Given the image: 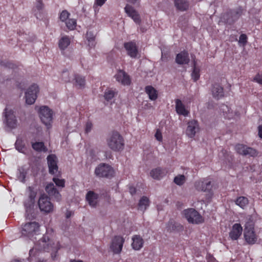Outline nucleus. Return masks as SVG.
<instances>
[{
	"label": "nucleus",
	"instance_id": "45",
	"mask_svg": "<svg viewBox=\"0 0 262 262\" xmlns=\"http://www.w3.org/2000/svg\"><path fill=\"white\" fill-rule=\"evenodd\" d=\"M53 181L55 183L56 185L59 187L63 188L65 186V181L64 179L53 178Z\"/></svg>",
	"mask_w": 262,
	"mask_h": 262
},
{
	"label": "nucleus",
	"instance_id": "6",
	"mask_svg": "<svg viewBox=\"0 0 262 262\" xmlns=\"http://www.w3.org/2000/svg\"><path fill=\"white\" fill-rule=\"evenodd\" d=\"M38 205L42 212L48 213L53 210V205L51 202L50 198L45 194H41L39 196Z\"/></svg>",
	"mask_w": 262,
	"mask_h": 262
},
{
	"label": "nucleus",
	"instance_id": "22",
	"mask_svg": "<svg viewBox=\"0 0 262 262\" xmlns=\"http://www.w3.org/2000/svg\"><path fill=\"white\" fill-rule=\"evenodd\" d=\"M175 61L178 64H188L190 61V59L188 52L184 50L178 53L176 55Z\"/></svg>",
	"mask_w": 262,
	"mask_h": 262
},
{
	"label": "nucleus",
	"instance_id": "1",
	"mask_svg": "<svg viewBox=\"0 0 262 262\" xmlns=\"http://www.w3.org/2000/svg\"><path fill=\"white\" fill-rule=\"evenodd\" d=\"M37 193V189L36 186H30L26 189L27 198L24 201V205L26 209V215L29 217V215L33 212L35 204V200Z\"/></svg>",
	"mask_w": 262,
	"mask_h": 262
},
{
	"label": "nucleus",
	"instance_id": "47",
	"mask_svg": "<svg viewBox=\"0 0 262 262\" xmlns=\"http://www.w3.org/2000/svg\"><path fill=\"white\" fill-rule=\"evenodd\" d=\"M61 78L64 82H70V78L69 77V72L67 71H63L61 74Z\"/></svg>",
	"mask_w": 262,
	"mask_h": 262
},
{
	"label": "nucleus",
	"instance_id": "56",
	"mask_svg": "<svg viewBox=\"0 0 262 262\" xmlns=\"http://www.w3.org/2000/svg\"><path fill=\"white\" fill-rule=\"evenodd\" d=\"M128 3H131L132 4H135L136 3H139V0H126Z\"/></svg>",
	"mask_w": 262,
	"mask_h": 262
},
{
	"label": "nucleus",
	"instance_id": "12",
	"mask_svg": "<svg viewBox=\"0 0 262 262\" xmlns=\"http://www.w3.org/2000/svg\"><path fill=\"white\" fill-rule=\"evenodd\" d=\"M235 150L237 153L243 156L254 157L258 155V151L255 149L243 144L236 145Z\"/></svg>",
	"mask_w": 262,
	"mask_h": 262
},
{
	"label": "nucleus",
	"instance_id": "53",
	"mask_svg": "<svg viewBox=\"0 0 262 262\" xmlns=\"http://www.w3.org/2000/svg\"><path fill=\"white\" fill-rule=\"evenodd\" d=\"M43 7V5L42 4V2L41 0H38L36 4V8L37 10H41Z\"/></svg>",
	"mask_w": 262,
	"mask_h": 262
},
{
	"label": "nucleus",
	"instance_id": "8",
	"mask_svg": "<svg viewBox=\"0 0 262 262\" xmlns=\"http://www.w3.org/2000/svg\"><path fill=\"white\" fill-rule=\"evenodd\" d=\"M95 173L99 177L110 178L113 177L114 170L108 164L102 163L96 168Z\"/></svg>",
	"mask_w": 262,
	"mask_h": 262
},
{
	"label": "nucleus",
	"instance_id": "23",
	"mask_svg": "<svg viewBox=\"0 0 262 262\" xmlns=\"http://www.w3.org/2000/svg\"><path fill=\"white\" fill-rule=\"evenodd\" d=\"M89 204L92 207H96L99 202V194L93 191H89L86 195Z\"/></svg>",
	"mask_w": 262,
	"mask_h": 262
},
{
	"label": "nucleus",
	"instance_id": "28",
	"mask_svg": "<svg viewBox=\"0 0 262 262\" xmlns=\"http://www.w3.org/2000/svg\"><path fill=\"white\" fill-rule=\"evenodd\" d=\"M132 246L135 250H140L143 246V239L140 235H135L132 237Z\"/></svg>",
	"mask_w": 262,
	"mask_h": 262
},
{
	"label": "nucleus",
	"instance_id": "10",
	"mask_svg": "<svg viewBox=\"0 0 262 262\" xmlns=\"http://www.w3.org/2000/svg\"><path fill=\"white\" fill-rule=\"evenodd\" d=\"M124 241V238L120 235L115 236L113 237L110 245V249L114 254H118L121 253Z\"/></svg>",
	"mask_w": 262,
	"mask_h": 262
},
{
	"label": "nucleus",
	"instance_id": "55",
	"mask_svg": "<svg viewBox=\"0 0 262 262\" xmlns=\"http://www.w3.org/2000/svg\"><path fill=\"white\" fill-rule=\"evenodd\" d=\"M258 135L259 137L262 138V125L258 126Z\"/></svg>",
	"mask_w": 262,
	"mask_h": 262
},
{
	"label": "nucleus",
	"instance_id": "13",
	"mask_svg": "<svg viewBox=\"0 0 262 262\" xmlns=\"http://www.w3.org/2000/svg\"><path fill=\"white\" fill-rule=\"evenodd\" d=\"M5 121L7 125L11 128H14L17 125V120L15 116L14 115L13 111L12 110H9L7 107L5 109Z\"/></svg>",
	"mask_w": 262,
	"mask_h": 262
},
{
	"label": "nucleus",
	"instance_id": "60",
	"mask_svg": "<svg viewBox=\"0 0 262 262\" xmlns=\"http://www.w3.org/2000/svg\"><path fill=\"white\" fill-rule=\"evenodd\" d=\"M38 262H47V260H39Z\"/></svg>",
	"mask_w": 262,
	"mask_h": 262
},
{
	"label": "nucleus",
	"instance_id": "38",
	"mask_svg": "<svg viewBox=\"0 0 262 262\" xmlns=\"http://www.w3.org/2000/svg\"><path fill=\"white\" fill-rule=\"evenodd\" d=\"M236 205L239 206L241 208L244 209L248 204L249 200L245 196H239L235 201Z\"/></svg>",
	"mask_w": 262,
	"mask_h": 262
},
{
	"label": "nucleus",
	"instance_id": "35",
	"mask_svg": "<svg viewBox=\"0 0 262 262\" xmlns=\"http://www.w3.org/2000/svg\"><path fill=\"white\" fill-rule=\"evenodd\" d=\"M149 205V199L145 196H142L138 203V209L144 212Z\"/></svg>",
	"mask_w": 262,
	"mask_h": 262
},
{
	"label": "nucleus",
	"instance_id": "14",
	"mask_svg": "<svg viewBox=\"0 0 262 262\" xmlns=\"http://www.w3.org/2000/svg\"><path fill=\"white\" fill-rule=\"evenodd\" d=\"M47 159L49 173L52 174L56 173L58 169L57 157L54 154H51L47 157Z\"/></svg>",
	"mask_w": 262,
	"mask_h": 262
},
{
	"label": "nucleus",
	"instance_id": "62",
	"mask_svg": "<svg viewBox=\"0 0 262 262\" xmlns=\"http://www.w3.org/2000/svg\"><path fill=\"white\" fill-rule=\"evenodd\" d=\"M52 257H53V258H54V257L53 255H52Z\"/></svg>",
	"mask_w": 262,
	"mask_h": 262
},
{
	"label": "nucleus",
	"instance_id": "37",
	"mask_svg": "<svg viewBox=\"0 0 262 262\" xmlns=\"http://www.w3.org/2000/svg\"><path fill=\"white\" fill-rule=\"evenodd\" d=\"M75 85L78 88L81 89L84 88L85 85V79L84 77H82L79 75H75Z\"/></svg>",
	"mask_w": 262,
	"mask_h": 262
},
{
	"label": "nucleus",
	"instance_id": "33",
	"mask_svg": "<svg viewBox=\"0 0 262 262\" xmlns=\"http://www.w3.org/2000/svg\"><path fill=\"white\" fill-rule=\"evenodd\" d=\"M145 91L151 100H155L157 99L158 92L153 86L151 85L146 86L145 88Z\"/></svg>",
	"mask_w": 262,
	"mask_h": 262
},
{
	"label": "nucleus",
	"instance_id": "24",
	"mask_svg": "<svg viewBox=\"0 0 262 262\" xmlns=\"http://www.w3.org/2000/svg\"><path fill=\"white\" fill-rule=\"evenodd\" d=\"M115 78L119 82L124 85H129L130 80L129 76L123 71L119 70L115 75Z\"/></svg>",
	"mask_w": 262,
	"mask_h": 262
},
{
	"label": "nucleus",
	"instance_id": "7",
	"mask_svg": "<svg viewBox=\"0 0 262 262\" xmlns=\"http://www.w3.org/2000/svg\"><path fill=\"white\" fill-rule=\"evenodd\" d=\"M39 225L36 222H30L25 224L21 230L22 235L31 238L34 235L38 232Z\"/></svg>",
	"mask_w": 262,
	"mask_h": 262
},
{
	"label": "nucleus",
	"instance_id": "18",
	"mask_svg": "<svg viewBox=\"0 0 262 262\" xmlns=\"http://www.w3.org/2000/svg\"><path fill=\"white\" fill-rule=\"evenodd\" d=\"M242 10L238 9L237 11L224 15L222 18L225 23L231 25L233 24L242 14Z\"/></svg>",
	"mask_w": 262,
	"mask_h": 262
},
{
	"label": "nucleus",
	"instance_id": "41",
	"mask_svg": "<svg viewBox=\"0 0 262 262\" xmlns=\"http://www.w3.org/2000/svg\"><path fill=\"white\" fill-rule=\"evenodd\" d=\"M116 94H117V92L115 90L107 89L104 92V97L106 101H109L114 97Z\"/></svg>",
	"mask_w": 262,
	"mask_h": 262
},
{
	"label": "nucleus",
	"instance_id": "5",
	"mask_svg": "<svg viewBox=\"0 0 262 262\" xmlns=\"http://www.w3.org/2000/svg\"><path fill=\"white\" fill-rule=\"evenodd\" d=\"M244 237L249 244H254L257 240V237L254 231V225L252 221L246 222L245 225Z\"/></svg>",
	"mask_w": 262,
	"mask_h": 262
},
{
	"label": "nucleus",
	"instance_id": "51",
	"mask_svg": "<svg viewBox=\"0 0 262 262\" xmlns=\"http://www.w3.org/2000/svg\"><path fill=\"white\" fill-rule=\"evenodd\" d=\"M253 81L262 85V75L257 74L254 78Z\"/></svg>",
	"mask_w": 262,
	"mask_h": 262
},
{
	"label": "nucleus",
	"instance_id": "34",
	"mask_svg": "<svg viewBox=\"0 0 262 262\" xmlns=\"http://www.w3.org/2000/svg\"><path fill=\"white\" fill-rule=\"evenodd\" d=\"M71 43V39L68 36H62L58 41V46L60 50H64Z\"/></svg>",
	"mask_w": 262,
	"mask_h": 262
},
{
	"label": "nucleus",
	"instance_id": "17",
	"mask_svg": "<svg viewBox=\"0 0 262 262\" xmlns=\"http://www.w3.org/2000/svg\"><path fill=\"white\" fill-rule=\"evenodd\" d=\"M124 11L128 16L131 17L135 23L137 24H139L141 23L140 15L133 6L127 4L124 8Z\"/></svg>",
	"mask_w": 262,
	"mask_h": 262
},
{
	"label": "nucleus",
	"instance_id": "59",
	"mask_svg": "<svg viewBox=\"0 0 262 262\" xmlns=\"http://www.w3.org/2000/svg\"><path fill=\"white\" fill-rule=\"evenodd\" d=\"M71 215V212H67L66 213V217L68 219V218H69Z\"/></svg>",
	"mask_w": 262,
	"mask_h": 262
},
{
	"label": "nucleus",
	"instance_id": "31",
	"mask_svg": "<svg viewBox=\"0 0 262 262\" xmlns=\"http://www.w3.org/2000/svg\"><path fill=\"white\" fill-rule=\"evenodd\" d=\"M176 111L177 113L184 116H188L189 112L186 110L185 106L180 99L176 100Z\"/></svg>",
	"mask_w": 262,
	"mask_h": 262
},
{
	"label": "nucleus",
	"instance_id": "15",
	"mask_svg": "<svg viewBox=\"0 0 262 262\" xmlns=\"http://www.w3.org/2000/svg\"><path fill=\"white\" fill-rule=\"evenodd\" d=\"M45 190L52 199L57 202L61 200V195L55 188L53 183L48 184L45 187Z\"/></svg>",
	"mask_w": 262,
	"mask_h": 262
},
{
	"label": "nucleus",
	"instance_id": "2",
	"mask_svg": "<svg viewBox=\"0 0 262 262\" xmlns=\"http://www.w3.org/2000/svg\"><path fill=\"white\" fill-rule=\"evenodd\" d=\"M106 143L108 147L114 151H119L124 148L123 139L117 132H113L108 135Z\"/></svg>",
	"mask_w": 262,
	"mask_h": 262
},
{
	"label": "nucleus",
	"instance_id": "26",
	"mask_svg": "<svg viewBox=\"0 0 262 262\" xmlns=\"http://www.w3.org/2000/svg\"><path fill=\"white\" fill-rule=\"evenodd\" d=\"M220 111L222 112L225 118L227 119H231L235 117H238L239 115L237 112H235L233 113L232 111H230V108L225 104L221 105L220 107Z\"/></svg>",
	"mask_w": 262,
	"mask_h": 262
},
{
	"label": "nucleus",
	"instance_id": "54",
	"mask_svg": "<svg viewBox=\"0 0 262 262\" xmlns=\"http://www.w3.org/2000/svg\"><path fill=\"white\" fill-rule=\"evenodd\" d=\"M136 192V188L134 187H129V192L131 193L132 195H133L135 194Z\"/></svg>",
	"mask_w": 262,
	"mask_h": 262
},
{
	"label": "nucleus",
	"instance_id": "49",
	"mask_svg": "<svg viewBox=\"0 0 262 262\" xmlns=\"http://www.w3.org/2000/svg\"><path fill=\"white\" fill-rule=\"evenodd\" d=\"M247 37L246 34H242L240 35L239 38V42L243 45H245L247 42Z\"/></svg>",
	"mask_w": 262,
	"mask_h": 262
},
{
	"label": "nucleus",
	"instance_id": "40",
	"mask_svg": "<svg viewBox=\"0 0 262 262\" xmlns=\"http://www.w3.org/2000/svg\"><path fill=\"white\" fill-rule=\"evenodd\" d=\"M86 39L89 42V46L91 47H94L95 45V35L91 31H88L86 34Z\"/></svg>",
	"mask_w": 262,
	"mask_h": 262
},
{
	"label": "nucleus",
	"instance_id": "48",
	"mask_svg": "<svg viewBox=\"0 0 262 262\" xmlns=\"http://www.w3.org/2000/svg\"><path fill=\"white\" fill-rule=\"evenodd\" d=\"M106 0H95V4L93 8L95 10L96 9L97 6H102L105 2Z\"/></svg>",
	"mask_w": 262,
	"mask_h": 262
},
{
	"label": "nucleus",
	"instance_id": "30",
	"mask_svg": "<svg viewBox=\"0 0 262 262\" xmlns=\"http://www.w3.org/2000/svg\"><path fill=\"white\" fill-rule=\"evenodd\" d=\"M167 172V171L165 169L158 167L151 170L150 174L153 179L160 180L165 176Z\"/></svg>",
	"mask_w": 262,
	"mask_h": 262
},
{
	"label": "nucleus",
	"instance_id": "27",
	"mask_svg": "<svg viewBox=\"0 0 262 262\" xmlns=\"http://www.w3.org/2000/svg\"><path fill=\"white\" fill-rule=\"evenodd\" d=\"M174 5L178 10L185 11L189 9L190 2L189 0H174Z\"/></svg>",
	"mask_w": 262,
	"mask_h": 262
},
{
	"label": "nucleus",
	"instance_id": "25",
	"mask_svg": "<svg viewBox=\"0 0 262 262\" xmlns=\"http://www.w3.org/2000/svg\"><path fill=\"white\" fill-rule=\"evenodd\" d=\"M211 92L213 97L216 100L221 99L224 95L223 88L217 83L212 85Z\"/></svg>",
	"mask_w": 262,
	"mask_h": 262
},
{
	"label": "nucleus",
	"instance_id": "52",
	"mask_svg": "<svg viewBox=\"0 0 262 262\" xmlns=\"http://www.w3.org/2000/svg\"><path fill=\"white\" fill-rule=\"evenodd\" d=\"M155 136L158 141H161L162 140V135L159 129L157 130Z\"/></svg>",
	"mask_w": 262,
	"mask_h": 262
},
{
	"label": "nucleus",
	"instance_id": "4",
	"mask_svg": "<svg viewBox=\"0 0 262 262\" xmlns=\"http://www.w3.org/2000/svg\"><path fill=\"white\" fill-rule=\"evenodd\" d=\"M183 214L189 223L200 224L204 221L203 216L193 208L185 209Z\"/></svg>",
	"mask_w": 262,
	"mask_h": 262
},
{
	"label": "nucleus",
	"instance_id": "9",
	"mask_svg": "<svg viewBox=\"0 0 262 262\" xmlns=\"http://www.w3.org/2000/svg\"><path fill=\"white\" fill-rule=\"evenodd\" d=\"M39 117L43 124L47 126H50L52 121V111L47 106L40 107Z\"/></svg>",
	"mask_w": 262,
	"mask_h": 262
},
{
	"label": "nucleus",
	"instance_id": "3",
	"mask_svg": "<svg viewBox=\"0 0 262 262\" xmlns=\"http://www.w3.org/2000/svg\"><path fill=\"white\" fill-rule=\"evenodd\" d=\"M57 244L55 245L54 242L48 235H44L35 244L34 248L38 251L49 252L50 250L57 251Z\"/></svg>",
	"mask_w": 262,
	"mask_h": 262
},
{
	"label": "nucleus",
	"instance_id": "44",
	"mask_svg": "<svg viewBox=\"0 0 262 262\" xmlns=\"http://www.w3.org/2000/svg\"><path fill=\"white\" fill-rule=\"evenodd\" d=\"M16 149L19 152L24 153L25 150V147L20 141L17 140L15 142Z\"/></svg>",
	"mask_w": 262,
	"mask_h": 262
},
{
	"label": "nucleus",
	"instance_id": "39",
	"mask_svg": "<svg viewBox=\"0 0 262 262\" xmlns=\"http://www.w3.org/2000/svg\"><path fill=\"white\" fill-rule=\"evenodd\" d=\"M191 77L194 81H196L200 78V69L196 67V62L195 60L193 61V71Z\"/></svg>",
	"mask_w": 262,
	"mask_h": 262
},
{
	"label": "nucleus",
	"instance_id": "29",
	"mask_svg": "<svg viewBox=\"0 0 262 262\" xmlns=\"http://www.w3.org/2000/svg\"><path fill=\"white\" fill-rule=\"evenodd\" d=\"M29 168L25 166L19 167L16 172L17 179L21 182L24 183L26 182V178L28 173Z\"/></svg>",
	"mask_w": 262,
	"mask_h": 262
},
{
	"label": "nucleus",
	"instance_id": "36",
	"mask_svg": "<svg viewBox=\"0 0 262 262\" xmlns=\"http://www.w3.org/2000/svg\"><path fill=\"white\" fill-rule=\"evenodd\" d=\"M32 147L34 150L38 152H47L48 151V148L45 146L44 143L42 142L32 143Z\"/></svg>",
	"mask_w": 262,
	"mask_h": 262
},
{
	"label": "nucleus",
	"instance_id": "57",
	"mask_svg": "<svg viewBox=\"0 0 262 262\" xmlns=\"http://www.w3.org/2000/svg\"><path fill=\"white\" fill-rule=\"evenodd\" d=\"M161 59L163 61L166 60V57L165 56V55L163 54V52H162V56H161Z\"/></svg>",
	"mask_w": 262,
	"mask_h": 262
},
{
	"label": "nucleus",
	"instance_id": "43",
	"mask_svg": "<svg viewBox=\"0 0 262 262\" xmlns=\"http://www.w3.org/2000/svg\"><path fill=\"white\" fill-rule=\"evenodd\" d=\"M66 26L67 28L71 30H74L76 25V20L74 19H69L68 20L66 23Z\"/></svg>",
	"mask_w": 262,
	"mask_h": 262
},
{
	"label": "nucleus",
	"instance_id": "16",
	"mask_svg": "<svg viewBox=\"0 0 262 262\" xmlns=\"http://www.w3.org/2000/svg\"><path fill=\"white\" fill-rule=\"evenodd\" d=\"M195 188L198 191H209L211 189V182L208 179H203L195 181Z\"/></svg>",
	"mask_w": 262,
	"mask_h": 262
},
{
	"label": "nucleus",
	"instance_id": "46",
	"mask_svg": "<svg viewBox=\"0 0 262 262\" xmlns=\"http://www.w3.org/2000/svg\"><path fill=\"white\" fill-rule=\"evenodd\" d=\"M70 13L67 10H63L59 16V18L62 21H65L69 18Z\"/></svg>",
	"mask_w": 262,
	"mask_h": 262
},
{
	"label": "nucleus",
	"instance_id": "61",
	"mask_svg": "<svg viewBox=\"0 0 262 262\" xmlns=\"http://www.w3.org/2000/svg\"><path fill=\"white\" fill-rule=\"evenodd\" d=\"M11 65H12V64H11V63H8V66L9 68H10V66H11Z\"/></svg>",
	"mask_w": 262,
	"mask_h": 262
},
{
	"label": "nucleus",
	"instance_id": "42",
	"mask_svg": "<svg viewBox=\"0 0 262 262\" xmlns=\"http://www.w3.org/2000/svg\"><path fill=\"white\" fill-rule=\"evenodd\" d=\"M173 181L177 185L181 186L185 182L186 178L183 174H180L174 178Z\"/></svg>",
	"mask_w": 262,
	"mask_h": 262
},
{
	"label": "nucleus",
	"instance_id": "11",
	"mask_svg": "<svg viewBox=\"0 0 262 262\" xmlns=\"http://www.w3.org/2000/svg\"><path fill=\"white\" fill-rule=\"evenodd\" d=\"M38 92V87L37 84H33L31 85L25 93L26 103L28 104L34 103L37 98Z\"/></svg>",
	"mask_w": 262,
	"mask_h": 262
},
{
	"label": "nucleus",
	"instance_id": "58",
	"mask_svg": "<svg viewBox=\"0 0 262 262\" xmlns=\"http://www.w3.org/2000/svg\"><path fill=\"white\" fill-rule=\"evenodd\" d=\"M70 262H83L81 260L71 259Z\"/></svg>",
	"mask_w": 262,
	"mask_h": 262
},
{
	"label": "nucleus",
	"instance_id": "21",
	"mask_svg": "<svg viewBox=\"0 0 262 262\" xmlns=\"http://www.w3.org/2000/svg\"><path fill=\"white\" fill-rule=\"evenodd\" d=\"M199 129L198 122L196 120H191L188 123L186 134L189 138H193Z\"/></svg>",
	"mask_w": 262,
	"mask_h": 262
},
{
	"label": "nucleus",
	"instance_id": "19",
	"mask_svg": "<svg viewBox=\"0 0 262 262\" xmlns=\"http://www.w3.org/2000/svg\"><path fill=\"white\" fill-rule=\"evenodd\" d=\"M243 228L240 224H234L229 232V237L233 241L237 240L242 235Z\"/></svg>",
	"mask_w": 262,
	"mask_h": 262
},
{
	"label": "nucleus",
	"instance_id": "32",
	"mask_svg": "<svg viewBox=\"0 0 262 262\" xmlns=\"http://www.w3.org/2000/svg\"><path fill=\"white\" fill-rule=\"evenodd\" d=\"M166 228L168 231H181L183 229V226L179 223L170 220L167 224Z\"/></svg>",
	"mask_w": 262,
	"mask_h": 262
},
{
	"label": "nucleus",
	"instance_id": "20",
	"mask_svg": "<svg viewBox=\"0 0 262 262\" xmlns=\"http://www.w3.org/2000/svg\"><path fill=\"white\" fill-rule=\"evenodd\" d=\"M124 47L127 51L128 55L132 58L136 57L138 53V50L135 42L133 41L125 42L124 43Z\"/></svg>",
	"mask_w": 262,
	"mask_h": 262
},
{
	"label": "nucleus",
	"instance_id": "50",
	"mask_svg": "<svg viewBox=\"0 0 262 262\" xmlns=\"http://www.w3.org/2000/svg\"><path fill=\"white\" fill-rule=\"evenodd\" d=\"M92 127H93V124H92V122L90 121H88L86 123L85 127V133H88L90 132L92 130Z\"/></svg>",
	"mask_w": 262,
	"mask_h": 262
}]
</instances>
